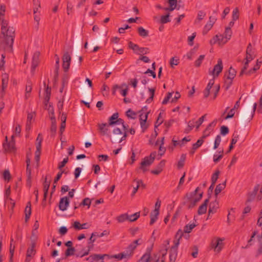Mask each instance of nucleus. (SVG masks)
Instances as JSON below:
<instances>
[{"mask_svg": "<svg viewBox=\"0 0 262 262\" xmlns=\"http://www.w3.org/2000/svg\"><path fill=\"white\" fill-rule=\"evenodd\" d=\"M4 34L1 33L0 50L7 52H12L13 45L15 38V30L13 27H9L5 29Z\"/></svg>", "mask_w": 262, "mask_h": 262, "instance_id": "1", "label": "nucleus"}, {"mask_svg": "<svg viewBox=\"0 0 262 262\" xmlns=\"http://www.w3.org/2000/svg\"><path fill=\"white\" fill-rule=\"evenodd\" d=\"M199 190L200 187H198L193 192L186 193V198L188 200V202L186 203V205L188 209H190L195 207L197 203L202 199L203 192L199 193V197H195Z\"/></svg>", "mask_w": 262, "mask_h": 262, "instance_id": "2", "label": "nucleus"}, {"mask_svg": "<svg viewBox=\"0 0 262 262\" xmlns=\"http://www.w3.org/2000/svg\"><path fill=\"white\" fill-rule=\"evenodd\" d=\"M236 71L231 67L228 71L226 72L224 75L225 77V88L227 90L229 89L232 84L233 79L236 75Z\"/></svg>", "mask_w": 262, "mask_h": 262, "instance_id": "3", "label": "nucleus"}, {"mask_svg": "<svg viewBox=\"0 0 262 262\" xmlns=\"http://www.w3.org/2000/svg\"><path fill=\"white\" fill-rule=\"evenodd\" d=\"M257 106V103H254L252 106V110L251 111L245 110L243 111L240 116V120L241 122L244 123V122H250L252 119L254 115L255 111Z\"/></svg>", "mask_w": 262, "mask_h": 262, "instance_id": "4", "label": "nucleus"}, {"mask_svg": "<svg viewBox=\"0 0 262 262\" xmlns=\"http://www.w3.org/2000/svg\"><path fill=\"white\" fill-rule=\"evenodd\" d=\"M96 236H98V232H94L92 234L91 236L89 239L88 246L86 247V249L84 250L83 253H82L81 252L76 253L75 254L76 257H83V256L88 255L89 254V252L91 251V250L93 248V243L96 241V239L94 238V237H96Z\"/></svg>", "mask_w": 262, "mask_h": 262, "instance_id": "5", "label": "nucleus"}, {"mask_svg": "<svg viewBox=\"0 0 262 262\" xmlns=\"http://www.w3.org/2000/svg\"><path fill=\"white\" fill-rule=\"evenodd\" d=\"M161 206V201L159 200H158L155 204V209L150 213V221L149 223L150 225H153L157 220L158 219V216L159 214V210Z\"/></svg>", "mask_w": 262, "mask_h": 262, "instance_id": "6", "label": "nucleus"}, {"mask_svg": "<svg viewBox=\"0 0 262 262\" xmlns=\"http://www.w3.org/2000/svg\"><path fill=\"white\" fill-rule=\"evenodd\" d=\"M156 153H151L149 157H145L141 163L140 169L144 172L146 170L145 167L150 166L154 161Z\"/></svg>", "mask_w": 262, "mask_h": 262, "instance_id": "7", "label": "nucleus"}, {"mask_svg": "<svg viewBox=\"0 0 262 262\" xmlns=\"http://www.w3.org/2000/svg\"><path fill=\"white\" fill-rule=\"evenodd\" d=\"M232 31L230 27H226L224 33V36L222 35H216L215 37L220 42L226 43L231 38Z\"/></svg>", "mask_w": 262, "mask_h": 262, "instance_id": "8", "label": "nucleus"}, {"mask_svg": "<svg viewBox=\"0 0 262 262\" xmlns=\"http://www.w3.org/2000/svg\"><path fill=\"white\" fill-rule=\"evenodd\" d=\"M223 241V239L219 237L212 241L211 246V248L214 249V251L219 253L222 250L224 246Z\"/></svg>", "mask_w": 262, "mask_h": 262, "instance_id": "9", "label": "nucleus"}, {"mask_svg": "<svg viewBox=\"0 0 262 262\" xmlns=\"http://www.w3.org/2000/svg\"><path fill=\"white\" fill-rule=\"evenodd\" d=\"M223 69L222 60L221 59H219L217 63L214 66L213 69L211 71H209V74L213 75V78H215L219 76L220 73L222 71Z\"/></svg>", "mask_w": 262, "mask_h": 262, "instance_id": "10", "label": "nucleus"}, {"mask_svg": "<svg viewBox=\"0 0 262 262\" xmlns=\"http://www.w3.org/2000/svg\"><path fill=\"white\" fill-rule=\"evenodd\" d=\"M117 90H120V92L121 94L123 96H126L127 92H128V88L126 84H123L121 85H119L118 84H115L113 86L112 89V95H115L116 92Z\"/></svg>", "mask_w": 262, "mask_h": 262, "instance_id": "11", "label": "nucleus"}, {"mask_svg": "<svg viewBox=\"0 0 262 262\" xmlns=\"http://www.w3.org/2000/svg\"><path fill=\"white\" fill-rule=\"evenodd\" d=\"M109 125L106 123H98V130L101 136H108Z\"/></svg>", "mask_w": 262, "mask_h": 262, "instance_id": "12", "label": "nucleus"}, {"mask_svg": "<svg viewBox=\"0 0 262 262\" xmlns=\"http://www.w3.org/2000/svg\"><path fill=\"white\" fill-rule=\"evenodd\" d=\"M8 83V76L7 74H5L2 75V89L0 92L1 97L3 98L5 94V90L7 88Z\"/></svg>", "mask_w": 262, "mask_h": 262, "instance_id": "13", "label": "nucleus"}, {"mask_svg": "<svg viewBox=\"0 0 262 262\" xmlns=\"http://www.w3.org/2000/svg\"><path fill=\"white\" fill-rule=\"evenodd\" d=\"M40 55V53L39 52H35L33 56L32 60V65H31V72L34 73L36 68L38 66L39 60V57Z\"/></svg>", "mask_w": 262, "mask_h": 262, "instance_id": "14", "label": "nucleus"}, {"mask_svg": "<svg viewBox=\"0 0 262 262\" xmlns=\"http://www.w3.org/2000/svg\"><path fill=\"white\" fill-rule=\"evenodd\" d=\"M148 113L149 112H143L140 115V125L143 131L147 128V125H146V122L147 119Z\"/></svg>", "mask_w": 262, "mask_h": 262, "instance_id": "15", "label": "nucleus"}, {"mask_svg": "<svg viewBox=\"0 0 262 262\" xmlns=\"http://www.w3.org/2000/svg\"><path fill=\"white\" fill-rule=\"evenodd\" d=\"M70 203L69 200L67 196L61 198L59 203V208L61 211L67 210Z\"/></svg>", "mask_w": 262, "mask_h": 262, "instance_id": "16", "label": "nucleus"}, {"mask_svg": "<svg viewBox=\"0 0 262 262\" xmlns=\"http://www.w3.org/2000/svg\"><path fill=\"white\" fill-rule=\"evenodd\" d=\"M216 19L215 17L212 16H210L209 18V21L207 24L205 26L203 33V34H206L207 32L212 28L213 24L215 23Z\"/></svg>", "mask_w": 262, "mask_h": 262, "instance_id": "17", "label": "nucleus"}, {"mask_svg": "<svg viewBox=\"0 0 262 262\" xmlns=\"http://www.w3.org/2000/svg\"><path fill=\"white\" fill-rule=\"evenodd\" d=\"M27 168H26V174L27 177V184L29 187L31 185V169L29 167L30 164V160L29 158H27L26 160Z\"/></svg>", "mask_w": 262, "mask_h": 262, "instance_id": "18", "label": "nucleus"}, {"mask_svg": "<svg viewBox=\"0 0 262 262\" xmlns=\"http://www.w3.org/2000/svg\"><path fill=\"white\" fill-rule=\"evenodd\" d=\"M178 248L172 246L169 251V261L175 262L178 255Z\"/></svg>", "mask_w": 262, "mask_h": 262, "instance_id": "19", "label": "nucleus"}, {"mask_svg": "<svg viewBox=\"0 0 262 262\" xmlns=\"http://www.w3.org/2000/svg\"><path fill=\"white\" fill-rule=\"evenodd\" d=\"M183 236V231L181 229H179L175 235L174 239L173 240L174 245H173V246H175V247H178L180 244V241L182 238Z\"/></svg>", "mask_w": 262, "mask_h": 262, "instance_id": "20", "label": "nucleus"}, {"mask_svg": "<svg viewBox=\"0 0 262 262\" xmlns=\"http://www.w3.org/2000/svg\"><path fill=\"white\" fill-rule=\"evenodd\" d=\"M218 208L219 204L217 202L214 201L211 202L209 206L208 217L211 214H213L215 213Z\"/></svg>", "mask_w": 262, "mask_h": 262, "instance_id": "21", "label": "nucleus"}, {"mask_svg": "<svg viewBox=\"0 0 262 262\" xmlns=\"http://www.w3.org/2000/svg\"><path fill=\"white\" fill-rule=\"evenodd\" d=\"M209 198L206 199L204 203L199 207L198 213L199 215H202L206 212L207 205L209 202Z\"/></svg>", "mask_w": 262, "mask_h": 262, "instance_id": "22", "label": "nucleus"}, {"mask_svg": "<svg viewBox=\"0 0 262 262\" xmlns=\"http://www.w3.org/2000/svg\"><path fill=\"white\" fill-rule=\"evenodd\" d=\"M165 160H162L157 165V169L152 170L151 172L154 174H159L162 171L163 168L165 166Z\"/></svg>", "mask_w": 262, "mask_h": 262, "instance_id": "23", "label": "nucleus"}, {"mask_svg": "<svg viewBox=\"0 0 262 262\" xmlns=\"http://www.w3.org/2000/svg\"><path fill=\"white\" fill-rule=\"evenodd\" d=\"M73 226L77 230H81L83 229H86L90 227L88 223H85L81 224L78 221H75L73 224Z\"/></svg>", "mask_w": 262, "mask_h": 262, "instance_id": "24", "label": "nucleus"}, {"mask_svg": "<svg viewBox=\"0 0 262 262\" xmlns=\"http://www.w3.org/2000/svg\"><path fill=\"white\" fill-rule=\"evenodd\" d=\"M25 221L26 222H28V220L30 219V215L31 214V204L30 202H28L27 204V206L25 208Z\"/></svg>", "mask_w": 262, "mask_h": 262, "instance_id": "25", "label": "nucleus"}, {"mask_svg": "<svg viewBox=\"0 0 262 262\" xmlns=\"http://www.w3.org/2000/svg\"><path fill=\"white\" fill-rule=\"evenodd\" d=\"M4 148L5 149L9 152H13L15 150V143L12 140L10 141L8 143L5 144H3Z\"/></svg>", "mask_w": 262, "mask_h": 262, "instance_id": "26", "label": "nucleus"}, {"mask_svg": "<svg viewBox=\"0 0 262 262\" xmlns=\"http://www.w3.org/2000/svg\"><path fill=\"white\" fill-rule=\"evenodd\" d=\"M50 185V182L47 181V177L45 178V182L43 183V201L46 200L47 196L48 193V190Z\"/></svg>", "mask_w": 262, "mask_h": 262, "instance_id": "27", "label": "nucleus"}, {"mask_svg": "<svg viewBox=\"0 0 262 262\" xmlns=\"http://www.w3.org/2000/svg\"><path fill=\"white\" fill-rule=\"evenodd\" d=\"M168 4L169 5V7L164 8V9L166 11H172L176 8L177 0H168Z\"/></svg>", "mask_w": 262, "mask_h": 262, "instance_id": "28", "label": "nucleus"}, {"mask_svg": "<svg viewBox=\"0 0 262 262\" xmlns=\"http://www.w3.org/2000/svg\"><path fill=\"white\" fill-rule=\"evenodd\" d=\"M226 181H225L223 183L219 184L217 185L215 189V195L217 196L223 189H225L226 186Z\"/></svg>", "mask_w": 262, "mask_h": 262, "instance_id": "29", "label": "nucleus"}, {"mask_svg": "<svg viewBox=\"0 0 262 262\" xmlns=\"http://www.w3.org/2000/svg\"><path fill=\"white\" fill-rule=\"evenodd\" d=\"M119 117V114L118 113H115L113 114V115L109 118L108 119V123L109 126H112L114 124H116L115 121L117 120V119Z\"/></svg>", "mask_w": 262, "mask_h": 262, "instance_id": "30", "label": "nucleus"}, {"mask_svg": "<svg viewBox=\"0 0 262 262\" xmlns=\"http://www.w3.org/2000/svg\"><path fill=\"white\" fill-rule=\"evenodd\" d=\"M136 248V247L134 246V245H133L132 243H131L126 248L125 253L126 254V255L127 256H129L132 255V254L133 253V251L135 250V249Z\"/></svg>", "mask_w": 262, "mask_h": 262, "instance_id": "31", "label": "nucleus"}, {"mask_svg": "<svg viewBox=\"0 0 262 262\" xmlns=\"http://www.w3.org/2000/svg\"><path fill=\"white\" fill-rule=\"evenodd\" d=\"M10 193H11L10 189L8 188L6 190V192H5L6 201L8 202H10V203L12 205V206L14 207L15 205V202L10 197Z\"/></svg>", "mask_w": 262, "mask_h": 262, "instance_id": "32", "label": "nucleus"}, {"mask_svg": "<svg viewBox=\"0 0 262 262\" xmlns=\"http://www.w3.org/2000/svg\"><path fill=\"white\" fill-rule=\"evenodd\" d=\"M113 133L114 135H115V136L114 137V141L119 142V136H120L123 134L120 128L117 127L114 129Z\"/></svg>", "mask_w": 262, "mask_h": 262, "instance_id": "33", "label": "nucleus"}, {"mask_svg": "<svg viewBox=\"0 0 262 262\" xmlns=\"http://www.w3.org/2000/svg\"><path fill=\"white\" fill-rule=\"evenodd\" d=\"M138 32L139 35L143 37H147L148 35V31L142 27L138 28Z\"/></svg>", "mask_w": 262, "mask_h": 262, "instance_id": "34", "label": "nucleus"}, {"mask_svg": "<svg viewBox=\"0 0 262 262\" xmlns=\"http://www.w3.org/2000/svg\"><path fill=\"white\" fill-rule=\"evenodd\" d=\"M206 14L203 11H199L198 13L197 18L194 21V24H197L200 23V21L202 20L204 17L205 16Z\"/></svg>", "mask_w": 262, "mask_h": 262, "instance_id": "35", "label": "nucleus"}, {"mask_svg": "<svg viewBox=\"0 0 262 262\" xmlns=\"http://www.w3.org/2000/svg\"><path fill=\"white\" fill-rule=\"evenodd\" d=\"M196 226L194 223L187 224L184 227V232L189 233L191 232L192 230Z\"/></svg>", "mask_w": 262, "mask_h": 262, "instance_id": "36", "label": "nucleus"}, {"mask_svg": "<svg viewBox=\"0 0 262 262\" xmlns=\"http://www.w3.org/2000/svg\"><path fill=\"white\" fill-rule=\"evenodd\" d=\"M0 20L2 21V26H1V31L2 34H4V32H5V29H8L9 27H8V23L7 20H5L4 17L0 19Z\"/></svg>", "mask_w": 262, "mask_h": 262, "instance_id": "37", "label": "nucleus"}, {"mask_svg": "<svg viewBox=\"0 0 262 262\" xmlns=\"http://www.w3.org/2000/svg\"><path fill=\"white\" fill-rule=\"evenodd\" d=\"M205 138V136H203L202 138L199 139L196 143H194L192 145L194 149H197L199 148L203 143L204 142V138Z\"/></svg>", "mask_w": 262, "mask_h": 262, "instance_id": "38", "label": "nucleus"}, {"mask_svg": "<svg viewBox=\"0 0 262 262\" xmlns=\"http://www.w3.org/2000/svg\"><path fill=\"white\" fill-rule=\"evenodd\" d=\"M148 91L150 92V97L147 99L146 102L147 103H150L153 100V98L155 95V89L154 88H148Z\"/></svg>", "mask_w": 262, "mask_h": 262, "instance_id": "39", "label": "nucleus"}, {"mask_svg": "<svg viewBox=\"0 0 262 262\" xmlns=\"http://www.w3.org/2000/svg\"><path fill=\"white\" fill-rule=\"evenodd\" d=\"M42 141V138L41 137V135L39 134L36 140V148H37V151H39V150H41Z\"/></svg>", "mask_w": 262, "mask_h": 262, "instance_id": "40", "label": "nucleus"}, {"mask_svg": "<svg viewBox=\"0 0 262 262\" xmlns=\"http://www.w3.org/2000/svg\"><path fill=\"white\" fill-rule=\"evenodd\" d=\"M140 217V212H136L134 214L128 215V221L130 222H135Z\"/></svg>", "mask_w": 262, "mask_h": 262, "instance_id": "41", "label": "nucleus"}, {"mask_svg": "<svg viewBox=\"0 0 262 262\" xmlns=\"http://www.w3.org/2000/svg\"><path fill=\"white\" fill-rule=\"evenodd\" d=\"M185 160H186V155L182 154L181 156L180 159L178 163V167L179 168H181L183 167Z\"/></svg>", "mask_w": 262, "mask_h": 262, "instance_id": "42", "label": "nucleus"}, {"mask_svg": "<svg viewBox=\"0 0 262 262\" xmlns=\"http://www.w3.org/2000/svg\"><path fill=\"white\" fill-rule=\"evenodd\" d=\"M194 121H190L188 122L187 127L185 129L184 133L186 134L189 133L194 127Z\"/></svg>", "mask_w": 262, "mask_h": 262, "instance_id": "43", "label": "nucleus"}, {"mask_svg": "<svg viewBox=\"0 0 262 262\" xmlns=\"http://www.w3.org/2000/svg\"><path fill=\"white\" fill-rule=\"evenodd\" d=\"M220 173V171L219 170H216L215 172L212 174L211 177V183L212 184H215L217 179L219 178V176Z\"/></svg>", "mask_w": 262, "mask_h": 262, "instance_id": "44", "label": "nucleus"}, {"mask_svg": "<svg viewBox=\"0 0 262 262\" xmlns=\"http://www.w3.org/2000/svg\"><path fill=\"white\" fill-rule=\"evenodd\" d=\"M76 250L74 247L68 248L65 252L66 257H69L74 254Z\"/></svg>", "mask_w": 262, "mask_h": 262, "instance_id": "45", "label": "nucleus"}, {"mask_svg": "<svg viewBox=\"0 0 262 262\" xmlns=\"http://www.w3.org/2000/svg\"><path fill=\"white\" fill-rule=\"evenodd\" d=\"M127 220H128V214L127 213L122 214L117 217V221L119 223H122Z\"/></svg>", "mask_w": 262, "mask_h": 262, "instance_id": "46", "label": "nucleus"}, {"mask_svg": "<svg viewBox=\"0 0 262 262\" xmlns=\"http://www.w3.org/2000/svg\"><path fill=\"white\" fill-rule=\"evenodd\" d=\"M71 57L68 52H65L62 57V62H71Z\"/></svg>", "mask_w": 262, "mask_h": 262, "instance_id": "47", "label": "nucleus"}, {"mask_svg": "<svg viewBox=\"0 0 262 262\" xmlns=\"http://www.w3.org/2000/svg\"><path fill=\"white\" fill-rule=\"evenodd\" d=\"M257 233H258L257 231H254L252 233V234L250 238L248 241V244L246 246V248H247V247L253 245L252 242L254 241V237H255V235L257 234Z\"/></svg>", "mask_w": 262, "mask_h": 262, "instance_id": "48", "label": "nucleus"}, {"mask_svg": "<svg viewBox=\"0 0 262 262\" xmlns=\"http://www.w3.org/2000/svg\"><path fill=\"white\" fill-rule=\"evenodd\" d=\"M170 21L169 19V14H167L166 15H163L161 16L160 19V23L161 24H166Z\"/></svg>", "mask_w": 262, "mask_h": 262, "instance_id": "49", "label": "nucleus"}, {"mask_svg": "<svg viewBox=\"0 0 262 262\" xmlns=\"http://www.w3.org/2000/svg\"><path fill=\"white\" fill-rule=\"evenodd\" d=\"M205 55H201L199 56V57L195 60L194 62V66L196 67H199L201 64H202V62L203 60L204 59Z\"/></svg>", "mask_w": 262, "mask_h": 262, "instance_id": "50", "label": "nucleus"}, {"mask_svg": "<svg viewBox=\"0 0 262 262\" xmlns=\"http://www.w3.org/2000/svg\"><path fill=\"white\" fill-rule=\"evenodd\" d=\"M104 255H101L100 254H94L93 255H91V257H92V259L95 261H99L100 260V262H103V259Z\"/></svg>", "mask_w": 262, "mask_h": 262, "instance_id": "51", "label": "nucleus"}, {"mask_svg": "<svg viewBox=\"0 0 262 262\" xmlns=\"http://www.w3.org/2000/svg\"><path fill=\"white\" fill-rule=\"evenodd\" d=\"M35 251L34 250V246L33 245H32L31 247H30L28 249L26 255H27L28 257H29V256L32 257L33 255H34L35 254Z\"/></svg>", "mask_w": 262, "mask_h": 262, "instance_id": "52", "label": "nucleus"}, {"mask_svg": "<svg viewBox=\"0 0 262 262\" xmlns=\"http://www.w3.org/2000/svg\"><path fill=\"white\" fill-rule=\"evenodd\" d=\"M221 142V137L220 135H217L215 139V141H214V147H213V148L214 149H216L220 145V143Z\"/></svg>", "mask_w": 262, "mask_h": 262, "instance_id": "53", "label": "nucleus"}, {"mask_svg": "<svg viewBox=\"0 0 262 262\" xmlns=\"http://www.w3.org/2000/svg\"><path fill=\"white\" fill-rule=\"evenodd\" d=\"M91 200L88 198H86L85 199H83V200L82 201V202L79 204V205H83V206H88V208H90V205H91Z\"/></svg>", "mask_w": 262, "mask_h": 262, "instance_id": "54", "label": "nucleus"}, {"mask_svg": "<svg viewBox=\"0 0 262 262\" xmlns=\"http://www.w3.org/2000/svg\"><path fill=\"white\" fill-rule=\"evenodd\" d=\"M138 52H137L138 54H146L149 53V49L147 48L139 47L138 50Z\"/></svg>", "mask_w": 262, "mask_h": 262, "instance_id": "55", "label": "nucleus"}, {"mask_svg": "<svg viewBox=\"0 0 262 262\" xmlns=\"http://www.w3.org/2000/svg\"><path fill=\"white\" fill-rule=\"evenodd\" d=\"M173 94V92H168L167 94V96L165 97L164 100H163L162 103L163 105L166 104L169 101V99L171 98Z\"/></svg>", "mask_w": 262, "mask_h": 262, "instance_id": "56", "label": "nucleus"}, {"mask_svg": "<svg viewBox=\"0 0 262 262\" xmlns=\"http://www.w3.org/2000/svg\"><path fill=\"white\" fill-rule=\"evenodd\" d=\"M69 158L67 157L63 159V161L60 163H59L58 165V168L61 170V169L66 165V164L68 162Z\"/></svg>", "mask_w": 262, "mask_h": 262, "instance_id": "57", "label": "nucleus"}, {"mask_svg": "<svg viewBox=\"0 0 262 262\" xmlns=\"http://www.w3.org/2000/svg\"><path fill=\"white\" fill-rule=\"evenodd\" d=\"M150 258L149 253H145L139 259L142 262H148Z\"/></svg>", "mask_w": 262, "mask_h": 262, "instance_id": "58", "label": "nucleus"}, {"mask_svg": "<svg viewBox=\"0 0 262 262\" xmlns=\"http://www.w3.org/2000/svg\"><path fill=\"white\" fill-rule=\"evenodd\" d=\"M260 68V64H255L254 67L248 71L247 72H246L245 74L250 75L251 74L254 73L256 71L258 70Z\"/></svg>", "mask_w": 262, "mask_h": 262, "instance_id": "59", "label": "nucleus"}, {"mask_svg": "<svg viewBox=\"0 0 262 262\" xmlns=\"http://www.w3.org/2000/svg\"><path fill=\"white\" fill-rule=\"evenodd\" d=\"M164 137H163L162 138V140H161V144H160V147H159V151H160V155L161 156L163 155L165 152V148L164 147H163V145L164 144Z\"/></svg>", "mask_w": 262, "mask_h": 262, "instance_id": "60", "label": "nucleus"}, {"mask_svg": "<svg viewBox=\"0 0 262 262\" xmlns=\"http://www.w3.org/2000/svg\"><path fill=\"white\" fill-rule=\"evenodd\" d=\"M126 116L128 117L131 118L132 119H135V116L136 115V113L133 111L131 109H129L126 112Z\"/></svg>", "mask_w": 262, "mask_h": 262, "instance_id": "61", "label": "nucleus"}, {"mask_svg": "<svg viewBox=\"0 0 262 262\" xmlns=\"http://www.w3.org/2000/svg\"><path fill=\"white\" fill-rule=\"evenodd\" d=\"M207 115L205 114L203 116H202L201 118H199V119L196 121L195 123H196V128H198L202 124L204 120V118L206 117Z\"/></svg>", "mask_w": 262, "mask_h": 262, "instance_id": "62", "label": "nucleus"}, {"mask_svg": "<svg viewBox=\"0 0 262 262\" xmlns=\"http://www.w3.org/2000/svg\"><path fill=\"white\" fill-rule=\"evenodd\" d=\"M238 18V10L237 8H235L232 12V20L235 21Z\"/></svg>", "mask_w": 262, "mask_h": 262, "instance_id": "63", "label": "nucleus"}, {"mask_svg": "<svg viewBox=\"0 0 262 262\" xmlns=\"http://www.w3.org/2000/svg\"><path fill=\"white\" fill-rule=\"evenodd\" d=\"M229 133V128L227 126H222L221 127V134L225 136Z\"/></svg>", "mask_w": 262, "mask_h": 262, "instance_id": "64", "label": "nucleus"}]
</instances>
